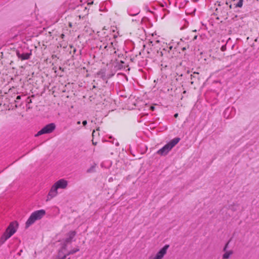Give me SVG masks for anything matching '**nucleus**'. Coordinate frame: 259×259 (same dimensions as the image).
<instances>
[{"label": "nucleus", "instance_id": "f257e3e1", "mask_svg": "<svg viewBox=\"0 0 259 259\" xmlns=\"http://www.w3.org/2000/svg\"><path fill=\"white\" fill-rule=\"evenodd\" d=\"M45 214L46 211L44 209L36 210L32 212L26 222L25 228H28L36 220L41 219Z\"/></svg>", "mask_w": 259, "mask_h": 259}, {"label": "nucleus", "instance_id": "f03ea898", "mask_svg": "<svg viewBox=\"0 0 259 259\" xmlns=\"http://www.w3.org/2000/svg\"><path fill=\"white\" fill-rule=\"evenodd\" d=\"M79 250L78 247L74 248L72 249L68 250L67 245L64 244L59 250L56 259H66V257L70 254H73Z\"/></svg>", "mask_w": 259, "mask_h": 259}, {"label": "nucleus", "instance_id": "7ed1b4c3", "mask_svg": "<svg viewBox=\"0 0 259 259\" xmlns=\"http://www.w3.org/2000/svg\"><path fill=\"white\" fill-rule=\"evenodd\" d=\"M180 141V138H175L160 149L157 153L160 155H166L171 149Z\"/></svg>", "mask_w": 259, "mask_h": 259}, {"label": "nucleus", "instance_id": "20e7f679", "mask_svg": "<svg viewBox=\"0 0 259 259\" xmlns=\"http://www.w3.org/2000/svg\"><path fill=\"white\" fill-rule=\"evenodd\" d=\"M15 223H11L0 238V245L3 244L8 239L10 238L16 231L14 227Z\"/></svg>", "mask_w": 259, "mask_h": 259}, {"label": "nucleus", "instance_id": "39448f33", "mask_svg": "<svg viewBox=\"0 0 259 259\" xmlns=\"http://www.w3.org/2000/svg\"><path fill=\"white\" fill-rule=\"evenodd\" d=\"M56 128V125L54 123H49L45 126L41 130L37 132L35 136H39L43 134H50L52 133Z\"/></svg>", "mask_w": 259, "mask_h": 259}, {"label": "nucleus", "instance_id": "423d86ee", "mask_svg": "<svg viewBox=\"0 0 259 259\" xmlns=\"http://www.w3.org/2000/svg\"><path fill=\"white\" fill-rule=\"evenodd\" d=\"M169 248L168 245H164L160 250L156 253L154 257H151V259H162L166 254L167 250Z\"/></svg>", "mask_w": 259, "mask_h": 259}, {"label": "nucleus", "instance_id": "0eeeda50", "mask_svg": "<svg viewBox=\"0 0 259 259\" xmlns=\"http://www.w3.org/2000/svg\"><path fill=\"white\" fill-rule=\"evenodd\" d=\"M58 189L54 184L52 186L47 196V201L51 200L57 195Z\"/></svg>", "mask_w": 259, "mask_h": 259}, {"label": "nucleus", "instance_id": "6e6552de", "mask_svg": "<svg viewBox=\"0 0 259 259\" xmlns=\"http://www.w3.org/2000/svg\"><path fill=\"white\" fill-rule=\"evenodd\" d=\"M58 189H66L68 186V181L64 179H60L54 183Z\"/></svg>", "mask_w": 259, "mask_h": 259}, {"label": "nucleus", "instance_id": "1a4fd4ad", "mask_svg": "<svg viewBox=\"0 0 259 259\" xmlns=\"http://www.w3.org/2000/svg\"><path fill=\"white\" fill-rule=\"evenodd\" d=\"M31 50L30 51L29 53H21L19 51H16V55L19 59L21 61L28 60L31 56Z\"/></svg>", "mask_w": 259, "mask_h": 259}, {"label": "nucleus", "instance_id": "9d476101", "mask_svg": "<svg viewBox=\"0 0 259 259\" xmlns=\"http://www.w3.org/2000/svg\"><path fill=\"white\" fill-rule=\"evenodd\" d=\"M140 12V9L136 7H131L127 9V13L130 16H136Z\"/></svg>", "mask_w": 259, "mask_h": 259}, {"label": "nucleus", "instance_id": "9b49d317", "mask_svg": "<svg viewBox=\"0 0 259 259\" xmlns=\"http://www.w3.org/2000/svg\"><path fill=\"white\" fill-rule=\"evenodd\" d=\"M76 235V232L75 231H70L68 234V237L65 239L64 244H66L68 243H70L71 242L72 239L74 238V237Z\"/></svg>", "mask_w": 259, "mask_h": 259}, {"label": "nucleus", "instance_id": "f8f14e48", "mask_svg": "<svg viewBox=\"0 0 259 259\" xmlns=\"http://www.w3.org/2000/svg\"><path fill=\"white\" fill-rule=\"evenodd\" d=\"M97 76L98 77L102 78L104 80H105L107 79V78L106 77L105 71L103 69H101L100 71H99L97 73Z\"/></svg>", "mask_w": 259, "mask_h": 259}, {"label": "nucleus", "instance_id": "ddd939ff", "mask_svg": "<svg viewBox=\"0 0 259 259\" xmlns=\"http://www.w3.org/2000/svg\"><path fill=\"white\" fill-rule=\"evenodd\" d=\"M225 253L223 254L222 256L223 259H228L230 257V256L233 254V251L232 250H230L228 251H224Z\"/></svg>", "mask_w": 259, "mask_h": 259}, {"label": "nucleus", "instance_id": "4468645a", "mask_svg": "<svg viewBox=\"0 0 259 259\" xmlns=\"http://www.w3.org/2000/svg\"><path fill=\"white\" fill-rule=\"evenodd\" d=\"M103 48L104 49H106L107 50H108L109 49H111L113 47V42H110L109 44H103V46H100V48Z\"/></svg>", "mask_w": 259, "mask_h": 259}, {"label": "nucleus", "instance_id": "2eb2a0df", "mask_svg": "<svg viewBox=\"0 0 259 259\" xmlns=\"http://www.w3.org/2000/svg\"><path fill=\"white\" fill-rule=\"evenodd\" d=\"M242 5L243 1H242V0H239L238 3L236 4V7L241 8L242 6Z\"/></svg>", "mask_w": 259, "mask_h": 259}, {"label": "nucleus", "instance_id": "dca6fc26", "mask_svg": "<svg viewBox=\"0 0 259 259\" xmlns=\"http://www.w3.org/2000/svg\"><path fill=\"white\" fill-rule=\"evenodd\" d=\"M229 241H228L225 245V246L224 247V248H223V251H228L227 250V248L228 247V246H229Z\"/></svg>", "mask_w": 259, "mask_h": 259}, {"label": "nucleus", "instance_id": "f3484780", "mask_svg": "<svg viewBox=\"0 0 259 259\" xmlns=\"http://www.w3.org/2000/svg\"><path fill=\"white\" fill-rule=\"evenodd\" d=\"M21 98V96H18L17 97H16V100H15V103H18V101H19V100H20Z\"/></svg>", "mask_w": 259, "mask_h": 259}, {"label": "nucleus", "instance_id": "a211bd4d", "mask_svg": "<svg viewBox=\"0 0 259 259\" xmlns=\"http://www.w3.org/2000/svg\"><path fill=\"white\" fill-rule=\"evenodd\" d=\"M198 74V72H194L193 74L191 75V78L192 79L193 77H195V75Z\"/></svg>", "mask_w": 259, "mask_h": 259}, {"label": "nucleus", "instance_id": "6ab92c4d", "mask_svg": "<svg viewBox=\"0 0 259 259\" xmlns=\"http://www.w3.org/2000/svg\"><path fill=\"white\" fill-rule=\"evenodd\" d=\"M27 102L29 104L32 102L31 99L29 97L27 98Z\"/></svg>", "mask_w": 259, "mask_h": 259}, {"label": "nucleus", "instance_id": "aec40b11", "mask_svg": "<svg viewBox=\"0 0 259 259\" xmlns=\"http://www.w3.org/2000/svg\"><path fill=\"white\" fill-rule=\"evenodd\" d=\"M87 124V120H84L82 121V124L83 125V126H85Z\"/></svg>", "mask_w": 259, "mask_h": 259}, {"label": "nucleus", "instance_id": "412c9836", "mask_svg": "<svg viewBox=\"0 0 259 259\" xmlns=\"http://www.w3.org/2000/svg\"><path fill=\"white\" fill-rule=\"evenodd\" d=\"M225 49H226L225 47H224V46L222 47V48H221L222 51H224L225 50Z\"/></svg>", "mask_w": 259, "mask_h": 259}, {"label": "nucleus", "instance_id": "4be33fe9", "mask_svg": "<svg viewBox=\"0 0 259 259\" xmlns=\"http://www.w3.org/2000/svg\"><path fill=\"white\" fill-rule=\"evenodd\" d=\"M95 132H96L94 130L93 132V133H92V135L93 137L95 135Z\"/></svg>", "mask_w": 259, "mask_h": 259}, {"label": "nucleus", "instance_id": "5701e85b", "mask_svg": "<svg viewBox=\"0 0 259 259\" xmlns=\"http://www.w3.org/2000/svg\"><path fill=\"white\" fill-rule=\"evenodd\" d=\"M93 144L94 145H97V142H94V141H93Z\"/></svg>", "mask_w": 259, "mask_h": 259}, {"label": "nucleus", "instance_id": "b1692460", "mask_svg": "<svg viewBox=\"0 0 259 259\" xmlns=\"http://www.w3.org/2000/svg\"><path fill=\"white\" fill-rule=\"evenodd\" d=\"M178 116V113L175 114V115H174L175 117H177Z\"/></svg>", "mask_w": 259, "mask_h": 259}, {"label": "nucleus", "instance_id": "393cba45", "mask_svg": "<svg viewBox=\"0 0 259 259\" xmlns=\"http://www.w3.org/2000/svg\"><path fill=\"white\" fill-rule=\"evenodd\" d=\"M197 35L195 36L193 39H196L197 38Z\"/></svg>", "mask_w": 259, "mask_h": 259}, {"label": "nucleus", "instance_id": "a878e982", "mask_svg": "<svg viewBox=\"0 0 259 259\" xmlns=\"http://www.w3.org/2000/svg\"><path fill=\"white\" fill-rule=\"evenodd\" d=\"M77 124H80V121H78L77 122Z\"/></svg>", "mask_w": 259, "mask_h": 259}, {"label": "nucleus", "instance_id": "bb28decb", "mask_svg": "<svg viewBox=\"0 0 259 259\" xmlns=\"http://www.w3.org/2000/svg\"><path fill=\"white\" fill-rule=\"evenodd\" d=\"M64 34H62V37L63 38L64 37Z\"/></svg>", "mask_w": 259, "mask_h": 259}, {"label": "nucleus", "instance_id": "cd10ccee", "mask_svg": "<svg viewBox=\"0 0 259 259\" xmlns=\"http://www.w3.org/2000/svg\"><path fill=\"white\" fill-rule=\"evenodd\" d=\"M99 128L98 127V128H97V131H99Z\"/></svg>", "mask_w": 259, "mask_h": 259}, {"label": "nucleus", "instance_id": "c85d7f7f", "mask_svg": "<svg viewBox=\"0 0 259 259\" xmlns=\"http://www.w3.org/2000/svg\"><path fill=\"white\" fill-rule=\"evenodd\" d=\"M191 84H193V81H191Z\"/></svg>", "mask_w": 259, "mask_h": 259}, {"label": "nucleus", "instance_id": "c756f323", "mask_svg": "<svg viewBox=\"0 0 259 259\" xmlns=\"http://www.w3.org/2000/svg\"><path fill=\"white\" fill-rule=\"evenodd\" d=\"M15 107H18V106H17V104L15 105Z\"/></svg>", "mask_w": 259, "mask_h": 259}, {"label": "nucleus", "instance_id": "7c9ffc66", "mask_svg": "<svg viewBox=\"0 0 259 259\" xmlns=\"http://www.w3.org/2000/svg\"><path fill=\"white\" fill-rule=\"evenodd\" d=\"M116 145H118V143H117L116 144Z\"/></svg>", "mask_w": 259, "mask_h": 259}, {"label": "nucleus", "instance_id": "2f4dec72", "mask_svg": "<svg viewBox=\"0 0 259 259\" xmlns=\"http://www.w3.org/2000/svg\"><path fill=\"white\" fill-rule=\"evenodd\" d=\"M67 259H71L70 257H68Z\"/></svg>", "mask_w": 259, "mask_h": 259}, {"label": "nucleus", "instance_id": "473e14b6", "mask_svg": "<svg viewBox=\"0 0 259 259\" xmlns=\"http://www.w3.org/2000/svg\"><path fill=\"white\" fill-rule=\"evenodd\" d=\"M242 1H243V0H242Z\"/></svg>", "mask_w": 259, "mask_h": 259}]
</instances>
